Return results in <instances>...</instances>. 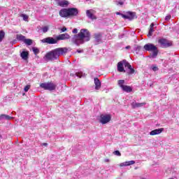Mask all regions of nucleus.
I'll use <instances>...</instances> for the list:
<instances>
[{"label": "nucleus", "mask_w": 179, "mask_h": 179, "mask_svg": "<svg viewBox=\"0 0 179 179\" xmlns=\"http://www.w3.org/2000/svg\"><path fill=\"white\" fill-rule=\"evenodd\" d=\"M90 41V32L86 29H82L78 34L71 38V43L76 45H80Z\"/></svg>", "instance_id": "nucleus-1"}, {"label": "nucleus", "mask_w": 179, "mask_h": 179, "mask_svg": "<svg viewBox=\"0 0 179 179\" xmlns=\"http://www.w3.org/2000/svg\"><path fill=\"white\" fill-rule=\"evenodd\" d=\"M68 52V49L66 48H59L51 50L45 54L43 59L45 61H55L58 59L60 55H64Z\"/></svg>", "instance_id": "nucleus-2"}, {"label": "nucleus", "mask_w": 179, "mask_h": 179, "mask_svg": "<svg viewBox=\"0 0 179 179\" xmlns=\"http://www.w3.org/2000/svg\"><path fill=\"white\" fill-rule=\"evenodd\" d=\"M78 13H79V10L75 8H62L59 12L61 17H74L78 16Z\"/></svg>", "instance_id": "nucleus-3"}, {"label": "nucleus", "mask_w": 179, "mask_h": 179, "mask_svg": "<svg viewBox=\"0 0 179 179\" xmlns=\"http://www.w3.org/2000/svg\"><path fill=\"white\" fill-rule=\"evenodd\" d=\"M124 68H128V69H129V71L127 72V73L129 75H132L134 73H135V69H134L132 68V66H131V64H129V62H127V60L124 59L121 62H119L117 63V71L118 72H124L125 73V72H127V71H125Z\"/></svg>", "instance_id": "nucleus-4"}, {"label": "nucleus", "mask_w": 179, "mask_h": 179, "mask_svg": "<svg viewBox=\"0 0 179 179\" xmlns=\"http://www.w3.org/2000/svg\"><path fill=\"white\" fill-rule=\"evenodd\" d=\"M145 51H151V57L152 58H156L157 57V54H159V50H157V47L153 45V43H147L143 47Z\"/></svg>", "instance_id": "nucleus-5"}, {"label": "nucleus", "mask_w": 179, "mask_h": 179, "mask_svg": "<svg viewBox=\"0 0 179 179\" xmlns=\"http://www.w3.org/2000/svg\"><path fill=\"white\" fill-rule=\"evenodd\" d=\"M42 89H44V90H55L57 88V85L52 82H49V83H43L40 85Z\"/></svg>", "instance_id": "nucleus-6"}, {"label": "nucleus", "mask_w": 179, "mask_h": 179, "mask_svg": "<svg viewBox=\"0 0 179 179\" xmlns=\"http://www.w3.org/2000/svg\"><path fill=\"white\" fill-rule=\"evenodd\" d=\"M158 43L160 44L162 48H168V47H171L173 45V42L169 41L166 38H160L158 40Z\"/></svg>", "instance_id": "nucleus-7"}, {"label": "nucleus", "mask_w": 179, "mask_h": 179, "mask_svg": "<svg viewBox=\"0 0 179 179\" xmlns=\"http://www.w3.org/2000/svg\"><path fill=\"white\" fill-rule=\"evenodd\" d=\"M122 17L123 19H129V20H134V19H136V13L129 11L126 13V15L121 14Z\"/></svg>", "instance_id": "nucleus-8"}, {"label": "nucleus", "mask_w": 179, "mask_h": 179, "mask_svg": "<svg viewBox=\"0 0 179 179\" xmlns=\"http://www.w3.org/2000/svg\"><path fill=\"white\" fill-rule=\"evenodd\" d=\"M111 121V115H104L102 114L100 115V120L99 122L101 124H108V122H110Z\"/></svg>", "instance_id": "nucleus-9"}, {"label": "nucleus", "mask_w": 179, "mask_h": 179, "mask_svg": "<svg viewBox=\"0 0 179 179\" xmlns=\"http://www.w3.org/2000/svg\"><path fill=\"white\" fill-rule=\"evenodd\" d=\"M42 43H47V44H57V43H58V38L55 39L52 37H48L43 38Z\"/></svg>", "instance_id": "nucleus-10"}, {"label": "nucleus", "mask_w": 179, "mask_h": 179, "mask_svg": "<svg viewBox=\"0 0 179 179\" xmlns=\"http://www.w3.org/2000/svg\"><path fill=\"white\" fill-rule=\"evenodd\" d=\"M86 13H87V17H89V19H91L92 20H94L97 19L96 15H94L96 14V10H94L93 9L87 10Z\"/></svg>", "instance_id": "nucleus-11"}, {"label": "nucleus", "mask_w": 179, "mask_h": 179, "mask_svg": "<svg viewBox=\"0 0 179 179\" xmlns=\"http://www.w3.org/2000/svg\"><path fill=\"white\" fill-rule=\"evenodd\" d=\"M58 6H61L62 8H66L69 5V1L66 0H55Z\"/></svg>", "instance_id": "nucleus-12"}, {"label": "nucleus", "mask_w": 179, "mask_h": 179, "mask_svg": "<svg viewBox=\"0 0 179 179\" xmlns=\"http://www.w3.org/2000/svg\"><path fill=\"white\" fill-rule=\"evenodd\" d=\"M71 38V36L68 34H62L57 36V41H59V40H69Z\"/></svg>", "instance_id": "nucleus-13"}, {"label": "nucleus", "mask_w": 179, "mask_h": 179, "mask_svg": "<svg viewBox=\"0 0 179 179\" xmlns=\"http://www.w3.org/2000/svg\"><path fill=\"white\" fill-rule=\"evenodd\" d=\"M164 131V128L160 129H156L155 130H152L150 132V135L155 136V135H159V134H162Z\"/></svg>", "instance_id": "nucleus-14"}, {"label": "nucleus", "mask_w": 179, "mask_h": 179, "mask_svg": "<svg viewBox=\"0 0 179 179\" xmlns=\"http://www.w3.org/2000/svg\"><path fill=\"white\" fill-rule=\"evenodd\" d=\"M143 106H146V102H143V103L133 102L131 103V107L133 108H139V107H143Z\"/></svg>", "instance_id": "nucleus-15"}, {"label": "nucleus", "mask_w": 179, "mask_h": 179, "mask_svg": "<svg viewBox=\"0 0 179 179\" xmlns=\"http://www.w3.org/2000/svg\"><path fill=\"white\" fill-rule=\"evenodd\" d=\"M94 85L96 90H99V89L101 87V83L99 78H94Z\"/></svg>", "instance_id": "nucleus-16"}, {"label": "nucleus", "mask_w": 179, "mask_h": 179, "mask_svg": "<svg viewBox=\"0 0 179 179\" xmlns=\"http://www.w3.org/2000/svg\"><path fill=\"white\" fill-rule=\"evenodd\" d=\"M13 117L9 116L8 115L2 114L0 115V120H6L7 121H10V120H13Z\"/></svg>", "instance_id": "nucleus-17"}, {"label": "nucleus", "mask_w": 179, "mask_h": 179, "mask_svg": "<svg viewBox=\"0 0 179 179\" xmlns=\"http://www.w3.org/2000/svg\"><path fill=\"white\" fill-rule=\"evenodd\" d=\"M153 31H155V24L152 23L150 26V29H149L148 36L152 37V36H153Z\"/></svg>", "instance_id": "nucleus-18"}, {"label": "nucleus", "mask_w": 179, "mask_h": 179, "mask_svg": "<svg viewBox=\"0 0 179 179\" xmlns=\"http://www.w3.org/2000/svg\"><path fill=\"white\" fill-rule=\"evenodd\" d=\"M122 90L123 92H126V93H131V92H132V87L129 85H124Z\"/></svg>", "instance_id": "nucleus-19"}, {"label": "nucleus", "mask_w": 179, "mask_h": 179, "mask_svg": "<svg viewBox=\"0 0 179 179\" xmlns=\"http://www.w3.org/2000/svg\"><path fill=\"white\" fill-rule=\"evenodd\" d=\"M20 57L21 58H22V59H27L29 58V52L23 51L22 52H21Z\"/></svg>", "instance_id": "nucleus-20"}, {"label": "nucleus", "mask_w": 179, "mask_h": 179, "mask_svg": "<svg viewBox=\"0 0 179 179\" xmlns=\"http://www.w3.org/2000/svg\"><path fill=\"white\" fill-rule=\"evenodd\" d=\"M94 38L96 43H100V41H101V35L100 34H95Z\"/></svg>", "instance_id": "nucleus-21"}, {"label": "nucleus", "mask_w": 179, "mask_h": 179, "mask_svg": "<svg viewBox=\"0 0 179 179\" xmlns=\"http://www.w3.org/2000/svg\"><path fill=\"white\" fill-rule=\"evenodd\" d=\"M17 40H18V41H24L26 39V36L22 35V34H17V37H16Z\"/></svg>", "instance_id": "nucleus-22"}, {"label": "nucleus", "mask_w": 179, "mask_h": 179, "mask_svg": "<svg viewBox=\"0 0 179 179\" xmlns=\"http://www.w3.org/2000/svg\"><path fill=\"white\" fill-rule=\"evenodd\" d=\"M19 16L20 17H22L24 22H29V15L26 14H20Z\"/></svg>", "instance_id": "nucleus-23"}, {"label": "nucleus", "mask_w": 179, "mask_h": 179, "mask_svg": "<svg viewBox=\"0 0 179 179\" xmlns=\"http://www.w3.org/2000/svg\"><path fill=\"white\" fill-rule=\"evenodd\" d=\"M132 164H135V161L125 162L123 164H121L120 166H132Z\"/></svg>", "instance_id": "nucleus-24"}, {"label": "nucleus", "mask_w": 179, "mask_h": 179, "mask_svg": "<svg viewBox=\"0 0 179 179\" xmlns=\"http://www.w3.org/2000/svg\"><path fill=\"white\" fill-rule=\"evenodd\" d=\"M24 43L27 45H31L33 44V41L31 39H24Z\"/></svg>", "instance_id": "nucleus-25"}, {"label": "nucleus", "mask_w": 179, "mask_h": 179, "mask_svg": "<svg viewBox=\"0 0 179 179\" xmlns=\"http://www.w3.org/2000/svg\"><path fill=\"white\" fill-rule=\"evenodd\" d=\"M124 83H125V80H118V85L121 89H122L125 85H124Z\"/></svg>", "instance_id": "nucleus-26"}, {"label": "nucleus", "mask_w": 179, "mask_h": 179, "mask_svg": "<svg viewBox=\"0 0 179 179\" xmlns=\"http://www.w3.org/2000/svg\"><path fill=\"white\" fill-rule=\"evenodd\" d=\"M5 38V31L3 30L0 31V43Z\"/></svg>", "instance_id": "nucleus-27"}, {"label": "nucleus", "mask_w": 179, "mask_h": 179, "mask_svg": "<svg viewBox=\"0 0 179 179\" xmlns=\"http://www.w3.org/2000/svg\"><path fill=\"white\" fill-rule=\"evenodd\" d=\"M32 51L34 52V53L36 55H37V54H38V52H40V50H38V48H33Z\"/></svg>", "instance_id": "nucleus-28"}, {"label": "nucleus", "mask_w": 179, "mask_h": 179, "mask_svg": "<svg viewBox=\"0 0 179 179\" xmlns=\"http://www.w3.org/2000/svg\"><path fill=\"white\" fill-rule=\"evenodd\" d=\"M48 27L45 26V27H42V31L44 32V33H47V31H48Z\"/></svg>", "instance_id": "nucleus-29"}, {"label": "nucleus", "mask_w": 179, "mask_h": 179, "mask_svg": "<svg viewBox=\"0 0 179 179\" xmlns=\"http://www.w3.org/2000/svg\"><path fill=\"white\" fill-rule=\"evenodd\" d=\"M113 155H115V156H121V152H120L119 150H116L113 152Z\"/></svg>", "instance_id": "nucleus-30"}, {"label": "nucleus", "mask_w": 179, "mask_h": 179, "mask_svg": "<svg viewBox=\"0 0 179 179\" xmlns=\"http://www.w3.org/2000/svg\"><path fill=\"white\" fill-rule=\"evenodd\" d=\"M152 71H154V72H156V71H159V68H157V66H153L152 67Z\"/></svg>", "instance_id": "nucleus-31"}, {"label": "nucleus", "mask_w": 179, "mask_h": 179, "mask_svg": "<svg viewBox=\"0 0 179 179\" xmlns=\"http://www.w3.org/2000/svg\"><path fill=\"white\" fill-rule=\"evenodd\" d=\"M30 89V85H27L25 87H24V92H29V90Z\"/></svg>", "instance_id": "nucleus-32"}, {"label": "nucleus", "mask_w": 179, "mask_h": 179, "mask_svg": "<svg viewBox=\"0 0 179 179\" xmlns=\"http://www.w3.org/2000/svg\"><path fill=\"white\" fill-rule=\"evenodd\" d=\"M171 19V15H166L165 17V20L167 22Z\"/></svg>", "instance_id": "nucleus-33"}, {"label": "nucleus", "mask_w": 179, "mask_h": 179, "mask_svg": "<svg viewBox=\"0 0 179 179\" xmlns=\"http://www.w3.org/2000/svg\"><path fill=\"white\" fill-rule=\"evenodd\" d=\"M76 76H78V78H82L83 73H76Z\"/></svg>", "instance_id": "nucleus-34"}, {"label": "nucleus", "mask_w": 179, "mask_h": 179, "mask_svg": "<svg viewBox=\"0 0 179 179\" xmlns=\"http://www.w3.org/2000/svg\"><path fill=\"white\" fill-rule=\"evenodd\" d=\"M73 33L74 34H76L78 33V29H74L73 30Z\"/></svg>", "instance_id": "nucleus-35"}, {"label": "nucleus", "mask_w": 179, "mask_h": 179, "mask_svg": "<svg viewBox=\"0 0 179 179\" xmlns=\"http://www.w3.org/2000/svg\"><path fill=\"white\" fill-rule=\"evenodd\" d=\"M62 31H66V27H63L62 29Z\"/></svg>", "instance_id": "nucleus-36"}, {"label": "nucleus", "mask_w": 179, "mask_h": 179, "mask_svg": "<svg viewBox=\"0 0 179 179\" xmlns=\"http://www.w3.org/2000/svg\"><path fill=\"white\" fill-rule=\"evenodd\" d=\"M116 15H120V16H121V15H122V13H121L120 12H116Z\"/></svg>", "instance_id": "nucleus-37"}, {"label": "nucleus", "mask_w": 179, "mask_h": 179, "mask_svg": "<svg viewBox=\"0 0 179 179\" xmlns=\"http://www.w3.org/2000/svg\"><path fill=\"white\" fill-rule=\"evenodd\" d=\"M129 48H131V46H129V45L126 47V50H129Z\"/></svg>", "instance_id": "nucleus-38"}, {"label": "nucleus", "mask_w": 179, "mask_h": 179, "mask_svg": "<svg viewBox=\"0 0 179 179\" xmlns=\"http://www.w3.org/2000/svg\"><path fill=\"white\" fill-rule=\"evenodd\" d=\"M47 145H48L47 143H43V146H47Z\"/></svg>", "instance_id": "nucleus-39"}, {"label": "nucleus", "mask_w": 179, "mask_h": 179, "mask_svg": "<svg viewBox=\"0 0 179 179\" xmlns=\"http://www.w3.org/2000/svg\"><path fill=\"white\" fill-rule=\"evenodd\" d=\"M77 52H83V50H77Z\"/></svg>", "instance_id": "nucleus-40"}, {"label": "nucleus", "mask_w": 179, "mask_h": 179, "mask_svg": "<svg viewBox=\"0 0 179 179\" xmlns=\"http://www.w3.org/2000/svg\"><path fill=\"white\" fill-rule=\"evenodd\" d=\"M106 163H108L110 162V159H105Z\"/></svg>", "instance_id": "nucleus-41"}, {"label": "nucleus", "mask_w": 179, "mask_h": 179, "mask_svg": "<svg viewBox=\"0 0 179 179\" xmlns=\"http://www.w3.org/2000/svg\"><path fill=\"white\" fill-rule=\"evenodd\" d=\"M120 5H124L123 2H119Z\"/></svg>", "instance_id": "nucleus-42"}]
</instances>
